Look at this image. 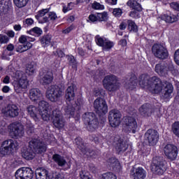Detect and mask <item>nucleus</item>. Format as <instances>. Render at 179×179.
<instances>
[{
	"label": "nucleus",
	"instance_id": "45",
	"mask_svg": "<svg viewBox=\"0 0 179 179\" xmlns=\"http://www.w3.org/2000/svg\"><path fill=\"white\" fill-rule=\"evenodd\" d=\"M13 3L17 8L20 9L24 8V6L29 3V0H13Z\"/></svg>",
	"mask_w": 179,
	"mask_h": 179
},
{
	"label": "nucleus",
	"instance_id": "41",
	"mask_svg": "<svg viewBox=\"0 0 179 179\" xmlns=\"http://www.w3.org/2000/svg\"><path fill=\"white\" fill-rule=\"evenodd\" d=\"M49 107H50V103H48V102L45 101H40L38 103L39 113L48 111Z\"/></svg>",
	"mask_w": 179,
	"mask_h": 179
},
{
	"label": "nucleus",
	"instance_id": "60",
	"mask_svg": "<svg viewBox=\"0 0 179 179\" xmlns=\"http://www.w3.org/2000/svg\"><path fill=\"white\" fill-rule=\"evenodd\" d=\"M48 12H50V9L49 8L42 9V10L38 11V15L41 17H43V16H44L45 15H47V13H48Z\"/></svg>",
	"mask_w": 179,
	"mask_h": 179
},
{
	"label": "nucleus",
	"instance_id": "13",
	"mask_svg": "<svg viewBox=\"0 0 179 179\" xmlns=\"http://www.w3.org/2000/svg\"><path fill=\"white\" fill-rule=\"evenodd\" d=\"M152 52L159 59H167L169 58V50L160 43H155L152 45Z\"/></svg>",
	"mask_w": 179,
	"mask_h": 179
},
{
	"label": "nucleus",
	"instance_id": "55",
	"mask_svg": "<svg viewBox=\"0 0 179 179\" xmlns=\"http://www.w3.org/2000/svg\"><path fill=\"white\" fill-rule=\"evenodd\" d=\"M76 29V26H75L73 24H71L69 27L64 29L62 31L63 34H69L72 30H75Z\"/></svg>",
	"mask_w": 179,
	"mask_h": 179
},
{
	"label": "nucleus",
	"instance_id": "34",
	"mask_svg": "<svg viewBox=\"0 0 179 179\" xmlns=\"http://www.w3.org/2000/svg\"><path fill=\"white\" fill-rule=\"evenodd\" d=\"M52 160L57 163L59 167H64L67 164L66 159L59 154H54L52 155Z\"/></svg>",
	"mask_w": 179,
	"mask_h": 179
},
{
	"label": "nucleus",
	"instance_id": "48",
	"mask_svg": "<svg viewBox=\"0 0 179 179\" xmlns=\"http://www.w3.org/2000/svg\"><path fill=\"white\" fill-rule=\"evenodd\" d=\"M80 177L81 179H93V176L87 171H81L80 172Z\"/></svg>",
	"mask_w": 179,
	"mask_h": 179
},
{
	"label": "nucleus",
	"instance_id": "58",
	"mask_svg": "<svg viewBox=\"0 0 179 179\" xmlns=\"http://www.w3.org/2000/svg\"><path fill=\"white\" fill-rule=\"evenodd\" d=\"M27 70L29 71L30 75H33L36 72V66L33 64H28Z\"/></svg>",
	"mask_w": 179,
	"mask_h": 179
},
{
	"label": "nucleus",
	"instance_id": "24",
	"mask_svg": "<svg viewBox=\"0 0 179 179\" xmlns=\"http://www.w3.org/2000/svg\"><path fill=\"white\" fill-rule=\"evenodd\" d=\"M153 166L155 167V173L158 174V176H163L167 170V166L163 159L156 158L153 160Z\"/></svg>",
	"mask_w": 179,
	"mask_h": 179
},
{
	"label": "nucleus",
	"instance_id": "9",
	"mask_svg": "<svg viewBox=\"0 0 179 179\" xmlns=\"http://www.w3.org/2000/svg\"><path fill=\"white\" fill-rule=\"evenodd\" d=\"M74 141L78 149L80 150L83 155L90 156V157H95L96 151L93 150L90 145H86L85 144V141H83V138H82L80 136H78L76 137Z\"/></svg>",
	"mask_w": 179,
	"mask_h": 179
},
{
	"label": "nucleus",
	"instance_id": "27",
	"mask_svg": "<svg viewBox=\"0 0 179 179\" xmlns=\"http://www.w3.org/2000/svg\"><path fill=\"white\" fill-rule=\"evenodd\" d=\"M12 9V0H0V15H8Z\"/></svg>",
	"mask_w": 179,
	"mask_h": 179
},
{
	"label": "nucleus",
	"instance_id": "29",
	"mask_svg": "<svg viewBox=\"0 0 179 179\" xmlns=\"http://www.w3.org/2000/svg\"><path fill=\"white\" fill-rule=\"evenodd\" d=\"M138 111L143 117H150L152 115V104L149 103L143 104L139 108Z\"/></svg>",
	"mask_w": 179,
	"mask_h": 179
},
{
	"label": "nucleus",
	"instance_id": "57",
	"mask_svg": "<svg viewBox=\"0 0 179 179\" xmlns=\"http://www.w3.org/2000/svg\"><path fill=\"white\" fill-rule=\"evenodd\" d=\"M53 54L55 57H58L59 58H64V57H65V53L61 49H57L55 52H53Z\"/></svg>",
	"mask_w": 179,
	"mask_h": 179
},
{
	"label": "nucleus",
	"instance_id": "51",
	"mask_svg": "<svg viewBox=\"0 0 179 179\" xmlns=\"http://www.w3.org/2000/svg\"><path fill=\"white\" fill-rule=\"evenodd\" d=\"M41 116L42 120L43 121H50V118L51 117V115L48 113V110L45 112H39Z\"/></svg>",
	"mask_w": 179,
	"mask_h": 179
},
{
	"label": "nucleus",
	"instance_id": "40",
	"mask_svg": "<svg viewBox=\"0 0 179 179\" xmlns=\"http://www.w3.org/2000/svg\"><path fill=\"white\" fill-rule=\"evenodd\" d=\"M127 29L129 31H133V33H138V25L132 20H127Z\"/></svg>",
	"mask_w": 179,
	"mask_h": 179
},
{
	"label": "nucleus",
	"instance_id": "12",
	"mask_svg": "<svg viewBox=\"0 0 179 179\" xmlns=\"http://www.w3.org/2000/svg\"><path fill=\"white\" fill-rule=\"evenodd\" d=\"M126 129H123L126 134H136L138 129V122L136 119L132 116H126L123 120Z\"/></svg>",
	"mask_w": 179,
	"mask_h": 179
},
{
	"label": "nucleus",
	"instance_id": "4",
	"mask_svg": "<svg viewBox=\"0 0 179 179\" xmlns=\"http://www.w3.org/2000/svg\"><path fill=\"white\" fill-rule=\"evenodd\" d=\"M83 121L86 125L87 130L89 132H94L99 128V118L96 113L93 112H86L83 115Z\"/></svg>",
	"mask_w": 179,
	"mask_h": 179
},
{
	"label": "nucleus",
	"instance_id": "26",
	"mask_svg": "<svg viewBox=\"0 0 179 179\" xmlns=\"http://www.w3.org/2000/svg\"><path fill=\"white\" fill-rule=\"evenodd\" d=\"M131 177L133 179H145L146 178V171L142 166H138L134 169H131Z\"/></svg>",
	"mask_w": 179,
	"mask_h": 179
},
{
	"label": "nucleus",
	"instance_id": "2",
	"mask_svg": "<svg viewBox=\"0 0 179 179\" xmlns=\"http://www.w3.org/2000/svg\"><path fill=\"white\" fill-rule=\"evenodd\" d=\"M138 85L142 89H146L152 94H159L163 90L162 80L157 76L150 77L148 74H141L139 76Z\"/></svg>",
	"mask_w": 179,
	"mask_h": 179
},
{
	"label": "nucleus",
	"instance_id": "36",
	"mask_svg": "<svg viewBox=\"0 0 179 179\" xmlns=\"http://www.w3.org/2000/svg\"><path fill=\"white\" fill-rule=\"evenodd\" d=\"M138 86V77L134 73H131L130 75V78L129 80L128 83V89H130L131 90H134V89H136V87Z\"/></svg>",
	"mask_w": 179,
	"mask_h": 179
},
{
	"label": "nucleus",
	"instance_id": "59",
	"mask_svg": "<svg viewBox=\"0 0 179 179\" xmlns=\"http://www.w3.org/2000/svg\"><path fill=\"white\" fill-rule=\"evenodd\" d=\"M173 58L176 65L179 66V48L175 51Z\"/></svg>",
	"mask_w": 179,
	"mask_h": 179
},
{
	"label": "nucleus",
	"instance_id": "44",
	"mask_svg": "<svg viewBox=\"0 0 179 179\" xmlns=\"http://www.w3.org/2000/svg\"><path fill=\"white\" fill-rule=\"evenodd\" d=\"M171 131L173 135L176 136L177 138H179V122L176 121L171 125Z\"/></svg>",
	"mask_w": 179,
	"mask_h": 179
},
{
	"label": "nucleus",
	"instance_id": "20",
	"mask_svg": "<svg viewBox=\"0 0 179 179\" xmlns=\"http://www.w3.org/2000/svg\"><path fill=\"white\" fill-rule=\"evenodd\" d=\"M164 153L169 160L173 162L178 156V148L173 144H166L164 148Z\"/></svg>",
	"mask_w": 179,
	"mask_h": 179
},
{
	"label": "nucleus",
	"instance_id": "43",
	"mask_svg": "<svg viewBox=\"0 0 179 179\" xmlns=\"http://www.w3.org/2000/svg\"><path fill=\"white\" fill-rule=\"evenodd\" d=\"M113 47H114V42L106 39L103 43V46H102L101 48L103 51H110Z\"/></svg>",
	"mask_w": 179,
	"mask_h": 179
},
{
	"label": "nucleus",
	"instance_id": "17",
	"mask_svg": "<svg viewBox=\"0 0 179 179\" xmlns=\"http://www.w3.org/2000/svg\"><path fill=\"white\" fill-rule=\"evenodd\" d=\"M122 115L121 112L117 109H113L109 112L108 114V121L110 125L113 128H117V127H120V124H121V117Z\"/></svg>",
	"mask_w": 179,
	"mask_h": 179
},
{
	"label": "nucleus",
	"instance_id": "25",
	"mask_svg": "<svg viewBox=\"0 0 179 179\" xmlns=\"http://www.w3.org/2000/svg\"><path fill=\"white\" fill-rule=\"evenodd\" d=\"M107 166L110 170H112V171H115V173H121L122 171V166H121L120 161L114 157L108 159Z\"/></svg>",
	"mask_w": 179,
	"mask_h": 179
},
{
	"label": "nucleus",
	"instance_id": "46",
	"mask_svg": "<svg viewBox=\"0 0 179 179\" xmlns=\"http://www.w3.org/2000/svg\"><path fill=\"white\" fill-rule=\"evenodd\" d=\"M107 40L105 37H101L100 35H96L95 36V42L96 45H99V47H103L104 43Z\"/></svg>",
	"mask_w": 179,
	"mask_h": 179
},
{
	"label": "nucleus",
	"instance_id": "49",
	"mask_svg": "<svg viewBox=\"0 0 179 179\" xmlns=\"http://www.w3.org/2000/svg\"><path fill=\"white\" fill-rule=\"evenodd\" d=\"M92 9H95V10H104V5L98 3L97 1H94L92 4Z\"/></svg>",
	"mask_w": 179,
	"mask_h": 179
},
{
	"label": "nucleus",
	"instance_id": "35",
	"mask_svg": "<svg viewBox=\"0 0 179 179\" xmlns=\"http://www.w3.org/2000/svg\"><path fill=\"white\" fill-rule=\"evenodd\" d=\"M162 20H164L166 22V23H175V22H177L178 19L177 18L176 15H174L171 13L169 14H163L161 15Z\"/></svg>",
	"mask_w": 179,
	"mask_h": 179
},
{
	"label": "nucleus",
	"instance_id": "52",
	"mask_svg": "<svg viewBox=\"0 0 179 179\" xmlns=\"http://www.w3.org/2000/svg\"><path fill=\"white\" fill-rule=\"evenodd\" d=\"M113 15L115 17H121V16H122V9L120 8H114L113 11Z\"/></svg>",
	"mask_w": 179,
	"mask_h": 179
},
{
	"label": "nucleus",
	"instance_id": "10",
	"mask_svg": "<svg viewBox=\"0 0 179 179\" xmlns=\"http://www.w3.org/2000/svg\"><path fill=\"white\" fill-rule=\"evenodd\" d=\"M52 122L57 129H62L65 127V121L64 120V116L62 112L59 108H56L52 112L51 115Z\"/></svg>",
	"mask_w": 179,
	"mask_h": 179
},
{
	"label": "nucleus",
	"instance_id": "33",
	"mask_svg": "<svg viewBox=\"0 0 179 179\" xmlns=\"http://www.w3.org/2000/svg\"><path fill=\"white\" fill-rule=\"evenodd\" d=\"M36 179H51V176L47 169H37L35 172Z\"/></svg>",
	"mask_w": 179,
	"mask_h": 179
},
{
	"label": "nucleus",
	"instance_id": "62",
	"mask_svg": "<svg viewBox=\"0 0 179 179\" xmlns=\"http://www.w3.org/2000/svg\"><path fill=\"white\" fill-rule=\"evenodd\" d=\"M48 17H50V20H57L58 16L54 12H48Z\"/></svg>",
	"mask_w": 179,
	"mask_h": 179
},
{
	"label": "nucleus",
	"instance_id": "8",
	"mask_svg": "<svg viewBox=\"0 0 179 179\" xmlns=\"http://www.w3.org/2000/svg\"><path fill=\"white\" fill-rule=\"evenodd\" d=\"M16 75H18V80H15L13 82V86L15 92L19 94L22 93L24 89H27V86H29V80H27L26 73L22 71L17 72Z\"/></svg>",
	"mask_w": 179,
	"mask_h": 179
},
{
	"label": "nucleus",
	"instance_id": "22",
	"mask_svg": "<svg viewBox=\"0 0 179 179\" xmlns=\"http://www.w3.org/2000/svg\"><path fill=\"white\" fill-rule=\"evenodd\" d=\"M54 81V73L52 71H47L43 72L40 76V83L42 86L48 87Z\"/></svg>",
	"mask_w": 179,
	"mask_h": 179
},
{
	"label": "nucleus",
	"instance_id": "63",
	"mask_svg": "<svg viewBox=\"0 0 179 179\" xmlns=\"http://www.w3.org/2000/svg\"><path fill=\"white\" fill-rule=\"evenodd\" d=\"M127 26H128V20L127 22L122 21L119 25L120 30H125L127 29Z\"/></svg>",
	"mask_w": 179,
	"mask_h": 179
},
{
	"label": "nucleus",
	"instance_id": "54",
	"mask_svg": "<svg viewBox=\"0 0 179 179\" xmlns=\"http://www.w3.org/2000/svg\"><path fill=\"white\" fill-rule=\"evenodd\" d=\"M9 41V37L6 35L0 34V47L2 44H6Z\"/></svg>",
	"mask_w": 179,
	"mask_h": 179
},
{
	"label": "nucleus",
	"instance_id": "1",
	"mask_svg": "<svg viewBox=\"0 0 179 179\" xmlns=\"http://www.w3.org/2000/svg\"><path fill=\"white\" fill-rule=\"evenodd\" d=\"M65 99L66 106L64 107V112L69 118L75 117V110L79 111L83 104V99L78 97L75 99V85L69 86L66 90Z\"/></svg>",
	"mask_w": 179,
	"mask_h": 179
},
{
	"label": "nucleus",
	"instance_id": "53",
	"mask_svg": "<svg viewBox=\"0 0 179 179\" xmlns=\"http://www.w3.org/2000/svg\"><path fill=\"white\" fill-rule=\"evenodd\" d=\"M94 94L96 97H99L98 99H101L104 94V91L100 89H94Z\"/></svg>",
	"mask_w": 179,
	"mask_h": 179
},
{
	"label": "nucleus",
	"instance_id": "16",
	"mask_svg": "<svg viewBox=\"0 0 179 179\" xmlns=\"http://www.w3.org/2000/svg\"><path fill=\"white\" fill-rule=\"evenodd\" d=\"M62 96V90L58 85H52L46 92V97L52 102L58 101Z\"/></svg>",
	"mask_w": 179,
	"mask_h": 179
},
{
	"label": "nucleus",
	"instance_id": "15",
	"mask_svg": "<svg viewBox=\"0 0 179 179\" xmlns=\"http://www.w3.org/2000/svg\"><path fill=\"white\" fill-rule=\"evenodd\" d=\"M9 135L13 139H19L24 135V129L20 124L12 123L8 126Z\"/></svg>",
	"mask_w": 179,
	"mask_h": 179
},
{
	"label": "nucleus",
	"instance_id": "14",
	"mask_svg": "<svg viewBox=\"0 0 179 179\" xmlns=\"http://www.w3.org/2000/svg\"><path fill=\"white\" fill-rule=\"evenodd\" d=\"M127 6L131 8L133 10L129 13V16L134 19H139L141 17V12H142V6L136 0H129L127 2Z\"/></svg>",
	"mask_w": 179,
	"mask_h": 179
},
{
	"label": "nucleus",
	"instance_id": "61",
	"mask_svg": "<svg viewBox=\"0 0 179 179\" xmlns=\"http://www.w3.org/2000/svg\"><path fill=\"white\" fill-rule=\"evenodd\" d=\"M170 6L171 9H173V10H177L179 12V3L177 2H172L170 4Z\"/></svg>",
	"mask_w": 179,
	"mask_h": 179
},
{
	"label": "nucleus",
	"instance_id": "32",
	"mask_svg": "<svg viewBox=\"0 0 179 179\" xmlns=\"http://www.w3.org/2000/svg\"><path fill=\"white\" fill-rule=\"evenodd\" d=\"M6 114L11 118H15L19 115V108L15 104L10 105L7 107Z\"/></svg>",
	"mask_w": 179,
	"mask_h": 179
},
{
	"label": "nucleus",
	"instance_id": "19",
	"mask_svg": "<svg viewBox=\"0 0 179 179\" xmlns=\"http://www.w3.org/2000/svg\"><path fill=\"white\" fill-rule=\"evenodd\" d=\"M144 136L150 146H156V145H157L159 138V131H157V130L149 129L145 133Z\"/></svg>",
	"mask_w": 179,
	"mask_h": 179
},
{
	"label": "nucleus",
	"instance_id": "64",
	"mask_svg": "<svg viewBox=\"0 0 179 179\" xmlns=\"http://www.w3.org/2000/svg\"><path fill=\"white\" fill-rule=\"evenodd\" d=\"M50 179H64V176L61 173L53 174L50 176Z\"/></svg>",
	"mask_w": 179,
	"mask_h": 179
},
{
	"label": "nucleus",
	"instance_id": "28",
	"mask_svg": "<svg viewBox=\"0 0 179 179\" xmlns=\"http://www.w3.org/2000/svg\"><path fill=\"white\" fill-rule=\"evenodd\" d=\"M43 97V94L38 88H32L29 90V99L31 101H40Z\"/></svg>",
	"mask_w": 179,
	"mask_h": 179
},
{
	"label": "nucleus",
	"instance_id": "5",
	"mask_svg": "<svg viewBox=\"0 0 179 179\" xmlns=\"http://www.w3.org/2000/svg\"><path fill=\"white\" fill-rule=\"evenodd\" d=\"M156 73H158L160 76H164L168 72H171L173 76H176L178 73V70L174 66V64L171 61L162 62L155 65V69Z\"/></svg>",
	"mask_w": 179,
	"mask_h": 179
},
{
	"label": "nucleus",
	"instance_id": "50",
	"mask_svg": "<svg viewBox=\"0 0 179 179\" xmlns=\"http://www.w3.org/2000/svg\"><path fill=\"white\" fill-rule=\"evenodd\" d=\"M34 24V20H33L32 18H27L23 22L22 27H24L26 29L27 27H30V26H31Z\"/></svg>",
	"mask_w": 179,
	"mask_h": 179
},
{
	"label": "nucleus",
	"instance_id": "7",
	"mask_svg": "<svg viewBox=\"0 0 179 179\" xmlns=\"http://www.w3.org/2000/svg\"><path fill=\"white\" fill-rule=\"evenodd\" d=\"M19 149L17 142L12 139L4 141L0 147V155L2 156H8L12 155L15 150Z\"/></svg>",
	"mask_w": 179,
	"mask_h": 179
},
{
	"label": "nucleus",
	"instance_id": "18",
	"mask_svg": "<svg viewBox=\"0 0 179 179\" xmlns=\"http://www.w3.org/2000/svg\"><path fill=\"white\" fill-rule=\"evenodd\" d=\"M15 176L16 179H33L34 171L31 168L22 167L16 171Z\"/></svg>",
	"mask_w": 179,
	"mask_h": 179
},
{
	"label": "nucleus",
	"instance_id": "38",
	"mask_svg": "<svg viewBox=\"0 0 179 179\" xmlns=\"http://www.w3.org/2000/svg\"><path fill=\"white\" fill-rule=\"evenodd\" d=\"M69 65L71 66L72 69L78 71V60L75 58V56L71 55L66 56Z\"/></svg>",
	"mask_w": 179,
	"mask_h": 179
},
{
	"label": "nucleus",
	"instance_id": "31",
	"mask_svg": "<svg viewBox=\"0 0 179 179\" xmlns=\"http://www.w3.org/2000/svg\"><path fill=\"white\" fill-rule=\"evenodd\" d=\"M51 40H52V35L50 34L43 35L39 39L43 48H46L47 47H50V45H51Z\"/></svg>",
	"mask_w": 179,
	"mask_h": 179
},
{
	"label": "nucleus",
	"instance_id": "11",
	"mask_svg": "<svg viewBox=\"0 0 179 179\" xmlns=\"http://www.w3.org/2000/svg\"><path fill=\"white\" fill-rule=\"evenodd\" d=\"M94 108L98 115H106L108 113V105L107 101L103 98H97L94 101Z\"/></svg>",
	"mask_w": 179,
	"mask_h": 179
},
{
	"label": "nucleus",
	"instance_id": "30",
	"mask_svg": "<svg viewBox=\"0 0 179 179\" xmlns=\"http://www.w3.org/2000/svg\"><path fill=\"white\" fill-rule=\"evenodd\" d=\"M27 113L34 120L35 122H38V113L40 110L36 106L30 105L27 108Z\"/></svg>",
	"mask_w": 179,
	"mask_h": 179
},
{
	"label": "nucleus",
	"instance_id": "21",
	"mask_svg": "<svg viewBox=\"0 0 179 179\" xmlns=\"http://www.w3.org/2000/svg\"><path fill=\"white\" fill-rule=\"evenodd\" d=\"M113 145L116 151L119 153H124V152H127L128 149V145L124 142V139L121 138L120 135H116L113 137Z\"/></svg>",
	"mask_w": 179,
	"mask_h": 179
},
{
	"label": "nucleus",
	"instance_id": "42",
	"mask_svg": "<svg viewBox=\"0 0 179 179\" xmlns=\"http://www.w3.org/2000/svg\"><path fill=\"white\" fill-rule=\"evenodd\" d=\"M27 33L31 36H34V34H36L38 37H40V36L43 34V29L38 27H35L31 29L29 31H27Z\"/></svg>",
	"mask_w": 179,
	"mask_h": 179
},
{
	"label": "nucleus",
	"instance_id": "23",
	"mask_svg": "<svg viewBox=\"0 0 179 179\" xmlns=\"http://www.w3.org/2000/svg\"><path fill=\"white\" fill-rule=\"evenodd\" d=\"M88 19L91 23H97L100 22H107L108 20V14L107 12L91 13L88 16Z\"/></svg>",
	"mask_w": 179,
	"mask_h": 179
},
{
	"label": "nucleus",
	"instance_id": "3",
	"mask_svg": "<svg viewBox=\"0 0 179 179\" xmlns=\"http://www.w3.org/2000/svg\"><path fill=\"white\" fill-rule=\"evenodd\" d=\"M29 148H24L22 151V157L25 160H33L36 157V153L41 155L47 150V145L38 139H33L29 141Z\"/></svg>",
	"mask_w": 179,
	"mask_h": 179
},
{
	"label": "nucleus",
	"instance_id": "47",
	"mask_svg": "<svg viewBox=\"0 0 179 179\" xmlns=\"http://www.w3.org/2000/svg\"><path fill=\"white\" fill-rule=\"evenodd\" d=\"M99 179H117V176L112 172H106L101 174Z\"/></svg>",
	"mask_w": 179,
	"mask_h": 179
},
{
	"label": "nucleus",
	"instance_id": "37",
	"mask_svg": "<svg viewBox=\"0 0 179 179\" xmlns=\"http://www.w3.org/2000/svg\"><path fill=\"white\" fill-rule=\"evenodd\" d=\"M173 90H174V87H173V84H171V83H166V86L164 88V97L165 99H169L171 96Z\"/></svg>",
	"mask_w": 179,
	"mask_h": 179
},
{
	"label": "nucleus",
	"instance_id": "6",
	"mask_svg": "<svg viewBox=\"0 0 179 179\" xmlns=\"http://www.w3.org/2000/svg\"><path fill=\"white\" fill-rule=\"evenodd\" d=\"M103 89L107 92H117L120 89L118 77L114 74L106 76L102 81Z\"/></svg>",
	"mask_w": 179,
	"mask_h": 179
},
{
	"label": "nucleus",
	"instance_id": "39",
	"mask_svg": "<svg viewBox=\"0 0 179 179\" xmlns=\"http://www.w3.org/2000/svg\"><path fill=\"white\" fill-rule=\"evenodd\" d=\"M31 47H33V44L27 41L24 44L18 45L17 52H24L27 50H30Z\"/></svg>",
	"mask_w": 179,
	"mask_h": 179
},
{
	"label": "nucleus",
	"instance_id": "56",
	"mask_svg": "<svg viewBox=\"0 0 179 179\" xmlns=\"http://www.w3.org/2000/svg\"><path fill=\"white\" fill-rule=\"evenodd\" d=\"M76 29V26H75L73 24H71L69 27L64 29L62 31L63 34H69L72 30H75Z\"/></svg>",
	"mask_w": 179,
	"mask_h": 179
}]
</instances>
